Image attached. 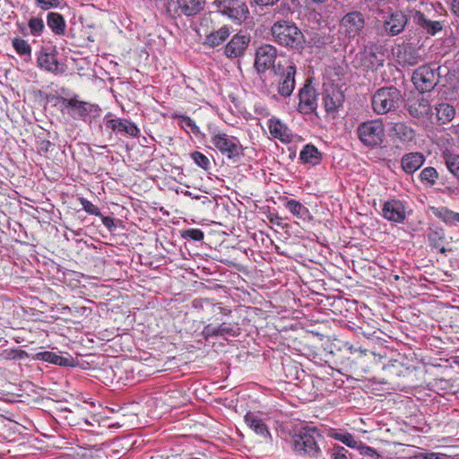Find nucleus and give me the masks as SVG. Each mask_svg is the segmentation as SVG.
<instances>
[{
    "mask_svg": "<svg viewBox=\"0 0 459 459\" xmlns=\"http://www.w3.org/2000/svg\"><path fill=\"white\" fill-rule=\"evenodd\" d=\"M250 42V37L242 32L235 34L227 43L224 54L229 58H237L245 54Z\"/></svg>",
    "mask_w": 459,
    "mask_h": 459,
    "instance_id": "f3484780",
    "label": "nucleus"
},
{
    "mask_svg": "<svg viewBox=\"0 0 459 459\" xmlns=\"http://www.w3.org/2000/svg\"><path fill=\"white\" fill-rule=\"evenodd\" d=\"M321 438L322 436L316 429H304L299 435L294 437L292 446L294 450L299 454H307L316 456L320 452L317 441Z\"/></svg>",
    "mask_w": 459,
    "mask_h": 459,
    "instance_id": "1a4fd4ad",
    "label": "nucleus"
},
{
    "mask_svg": "<svg viewBox=\"0 0 459 459\" xmlns=\"http://www.w3.org/2000/svg\"><path fill=\"white\" fill-rule=\"evenodd\" d=\"M431 10L426 6V10H412L411 16L415 25L424 33L429 36H435L442 31L445 27L444 21L434 20L431 16Z\"/></svg>",
    "mask_w": 459,
    "mask_h": 459,
    "instance_id": "9d476101",
    "label": "nucleus"
},
{
    "mask_svg": "<svg viewBox=\"0 0 459 459\" xmlns=\"http://www.w3.org/2000/svg\"><path fill=\"white\" fill-rule=\"evenodd\" d=\"M61 1L62 0H35L37 6L43 11L57 8Z\"/></svg>",
    "mask_w": 459,
    "mask_h": 459,
    "instance_id": "09e8293b",
    "label": "nucleus"
},
{
    "mask_svg": "<svg viewBox=\"0 0 459 459\" xmlns=\"http://www.w3.org/2000/svg\"><path fill=\"white\" fill-rule=\"evenodd\" d=\"M216 12L226 16L235 24L240 25L250 16L245 0H214L212 3Z\"/></svg>",
    "mask_w": 459,
    "mask_h": 459,
    "instance_id": "423d86ee",
    "label": "nucleus"
},
{
    "mask_svg": "<svg viewBox=\"0 0 459 459\" xmlns=\"http://www.w3.org/2000/svg\"><path fill=\"white\" fill-rule=\"evenodd\" d=\"M298 109L300 113L310 114L317 108L316 92L310 83H306L299 91Z\"/></svg>",
    "mask_w": 459,
    "mask_h": 459,
    "instance_id": "dca6fc26",
    "label": "nucleus"
},
{
    "mask_svg": "<svg viewBox=\"0 0 459 459\" xmlns=\"http://www.w3.org/2000/svg\"><path fill=\"white\" fill-rule=\"evenodd\" d=\"M442 157L448 170L453 175L459 178V155L449 150H445L442 153Z\"/></svg>",
    "mask_w": 459,
    "mask_h": 459,
    "instance_id": "f704fd0d",
    "label": "nucleus"
},
{
    "mask_svg": "<svg viewBox=\"0 0 459 459\" xmlns=\"http://www.w3.org/2000/svg\"><path fill=\"white\" fill-rule=\"evenodd\" d=\"M440 68L439 65L432 63L420 65L413 72L411 81L420 93L431 91L438 83Z\"/></svg>",
    "mask_w": 459,
    "mask_h": 459,
    "instance_id": "0eeeda50",
    "label": "nucleus"
},
{
    "mask_svg": "<svg viewBox=\"0 0 459 459\" xmlns=\"http://www.w3.org/2000/svg\"><path fill=\"white\" fill-rule=\"evenodd\" d=\"M16 25L18 27V30H19L20 33H22L24 36L29 34L28 30H27V28H26L24 23L17 22Z\"/></svg>",
    "mask_w": 459,
    "mask_h": 459,
    "instance_id": "5fc2aeb1",
    "label": "nucleus"
},
{
    "mask_svg": "<svg viewBox=\"0 0 459 459\" xmlns=\"http://www.w3.org/2000/svg\"><path fill=\"white\" fill-rule=\"evenodd\" d=\"M64 459H97V456L91 449L80 448L74 454L68 455Z\"/></svg>",
    "mask_w": 459,
    "mask_h": 459,
    "instance_id": "79ce46f5",
    "label": "nucleus"
},
{
    "mask_svg": "<svg viewBox=\"0 0 459 459\" xmlns=\"http://www.w3.org/2000/svg\"><path fill=\"white\" fill-rule=\"evenodd\" d=\"M452 7L454 13L459 16V0H453Z\"/></svg>",
    "mask_w": 459,
    "mask_h": 459,
    "instance_id": "4d7b16f0",
    "label": "nucleus"
},
{
    "mask_svg": "<svg viewBox=\"0 0 459 459\" xmlns=\"http://www.w3.org/2000/svg\"><path fill=\"white\" fill-rule=\"evenodd\" d=\"M284 207L296 218L305 220L309 215V210L295 199L284 197Z\"/></svg>",
    "mask_w": 459,
    "mask_h": 459,
    "instance_id": "2f4dec72",
    "label": "nucleus"
},
{
    "mask_svg": "<svg viewBox=\"0 0 459 459\" xmlns=\"http://www.w3.org/2000/svg\"><path fill=\"white\" fill-rule=\"evenodd\" d=\"M78 201L82 206V209L89 214L101 216L100 209L96 205H94L91 201L87 200L84 197H79Z\"/></svg>",
    "mask_w": 459,
    "mask_h": 459,
    "instance_id": "37998d69",
    "label": "nucleus"
},
{
    "mask_svg": "<svg viewBox=\"0 0 459 459\" xmlns=\"http://www.w3.org/2000/svg\"><path fill=\"white\" fill-rule=\"evenodd\" d=\"M12 46L17 55L22 56L24 60L27 61L31 58L32 48L27 40L20 37H15L12 39Z\"/></svg>",
    "mask_w": 459,
    "mask_h": 459,
    "instance_id": "473e14b6",
    "label": "nucleus"
},
{
    "mask_svg": "<svg viewBox=\"0 0 459 459\" xmlns=\"http://www.w3.org/2000/svg\"><path fill=\"white\" fill-rule=\"evenodd\" d=\"M24 355H26V351L20 349H6L0 353V356L4 359H22Z\"/></svg>",
    "mask_w": 459,
    "mask_h": 459,
    "instance_id": "49530a36",
    "label": "nucleus"
},
{
    "mask_svg": "<svg viewBox=\"0 0 459 459\" xmlns=\"http://www.w3.org/2000/svg\"><path fill=\"white\" fill-rule=\"evenodd\" d=\"M172 117L178 119V125L182 129L189 128L191 132L195 134L200 133L199 127L196 126L195 122L189 117L175 113L173 114Z\"/></svg>",
    "mask_w": 459,
    "mask_h": 459,
    "instance_id": "4c0bfd02",
    "label": "nucleus"
},
{
    "mask_svg": "<svg viewBox=\"0 0 459 459\" xmlns=\"http://www.w3.org/2000/svg\"><path fill=\"white\" fill-rule=\"evenodd\" d=\"M47 24L55 35L63 36L65 34L66 22L60 13H48L47 15Z\"/></svg>",
    "mask_w": 459,
    "mask_h": 459,
    "instance_id": "c85d7f7f",
    "label": "nucleus"
},
{
    "mask_svg": "<svg viewBox=\"0 0 459 459\" xmlns=\"http://www.w3.org/2000/svg\"><path fill=\"white\" fill-rule=\"evenodd\" d=\"M365 26L364 15L358 11H353L345 14L341 21V27L350 38L359 35Z\"/></svg>",
    "mask_w": 459,
    "mask_h": 459,
    "instance_id": "2eb2a0df",
    "label": "nucleus"
},
{
    "mask_svg": "<svg viewBox=\"0 0 459 459\" xmlns=\"http://www.w3.org/2000/svg\"><path fill=\"white\" fill-rule=\"evenodd\" d=\"M375 13L383 32L390 37L401 34L408 23V17L404 12L389 5H378L375 9Z\"/></svg>",
    "mask_w": 459,
    "mask_h": 459,
    "instance_id": "f03ea898",
    "label": "nucleus"
},
{
    "mask_svg": "<svg viewBox=\"0 0 459 459\" xmlns=\"http://www.w3.org/2000/svg\"><path fill=\"white\" fill-rule=\"evenodd\" d=\"M253 2L261 7H267L274 5L279 0H253Z\"/></svg>",
    "mask_w": 459,
    "mask_h": 459,
    "instance_id": "864d4df0",
    "label": "nucleus"
},
{
    "mask_svg": "<svg viewBox=\"0 0 459 459\" xmlns=\"http://www.w3.org/2000/svg\"><path fill=\"white\" fill-rule=\"evenodd\" d=\"M381 215L391 222L403 223L406 218L404 203L398 199L384 202Z\"/></svg>",
    "mask_w": 459,
    "mask_h": 459,
    "instance_id": "ddd939ff",
    "label": "nucleus"
},
{
    "mask_svg": "<svg viewBox=\"0 0 459 459\" xmlns=\"http://www.w3.org/2000/svg\"><path fill=\"white\" fill-rule=\"evenodd\" d=\"M384 59L372 50H365L361 55V65L368 70H374L383 65Z\"/></svg>",
    "mask_w": 459,
    "mask_h": 459,
    "instance_id": "72a5a7b5",
    "label": "nucleus"
},
{
    "mask_svg": "<svg viewBox=\"0 0 459 459\" xmlns=\"http://www.w3.org/2000/svg\"><path fill=\"white\" fill-rule=\"evenodd\" d=\"M28 27L30 33L35 37L40 36L45 29L44 22L39 17H31L28 22Z\"/></svg>",
    "mask_w": 459,
    "mask_h": 459,
    "instance_id": "ea45409f",
    "label": "nucleus"
},
{
    "mask_svg": "<svg viewBox=\"0 0 459 459\" xmlns=\"http://www.w3.org/2000/svg\"><path fill=\"white\" fill-rule=\"evenodd\" d=\"M268 128L271 135L282 143H290L292 139L290 128L278 118H270L268 120Z\"/></svg>",
    "mask_w": 459,
    "mask_h": 459,
    "instance_id": "b1692460",
    "label": "nucleus"
},
{
    "mask_svg": "<svg viewBox=\"0 0 459 459\" xmlns=\"http://www.w3.org/2000/svg\"><path fill=\"white\" fill-rule=\"evenodd\" d=\"M182 237L195 241H202L204 234L200 229H188L182 232Z\"/></svg>",
    "mask_w": 459,
    "mask_h": 459,
    "instance_id": "de8ad7c7",
    "label": "nucleus"
},
{
    "mask_svg": "<svg viewBox=\"0 0 459 459\" xmlns=\"http://www.w3.org/2000/svg\"><path fill=\"white\" fill-rule=\"evenodd\" d=\"M277 57V49L270 44L260 46L255 51V68L258 74H263L273 66Z\"/></svg>",
    "mask_w": 459,
    "mask_h": 459,
    "instance_id": "9b49d317",
    "label": "nucleus"
},
{
    "mask_svg": "<svg viewBox=\"0 0 459 459\" xmlns=\"http://www.w3.org/2000/svg\"><path fill=\"white\" fill-rule=\"evenodd\" d=\"M333 438L339 440L350 447H356L357 441L354 437L350 433H339L336 432L333 435Z\"/></svg>",
    "mask_w": 459,
    "mask_h": 459,
    "instance_id": "c03bdc74",
    "label": "nucleus"
},
{
    "mask_svg": "<svg viewBox=\"0 0 459 459\" xmlns=\"http://www.w3.org/2000/svg\"><path fill=\"white\" fill-rule=\"evenodd\" d=\"M205 0H177L168 4L169 12L186 16H194L200 13L204 6Z\"/></svg>",
    "mask_w": 459,
    "mask_h": 459,
    "instance_id": "4468645a",
    "label": "nucleus"
},
{
    "mask_svg": "<svg viewBox=\"0 0 459 459\" xmlns=\"http://www.w3.org/2000/svg\"><path fill=\"white\" fill-rule=\"evenodd\" d=\"M61 111H66L73 118L91 123L100 116L101 109L97 104L82 101L77 95L71 98L56 97Z\"/></svg>",
    "mask_w": 459,
    "mask_h": 459,
    "instance_id": "7ed1b4c3",
    "label": "nucleus"
},
{
    "mask_svg": "<svg viewBox=\"0 0 459 459\" xmlns=\"http://www.w3.org/2000/svg\"><path fill=\"white\" fill-rule=\"evenodd\" d=\"M343 91L335 85L328 86L324 92V107L327 113L336 112L343 104Z\"/></svg>",
    "mask_w": 459,
    "mask_h": 459,
    "instance_id": "a211bd4d",
    "label": "nucleus"
},
{
    "mask_svg": "<svg viewBox=\"0 0 459 459\" xmlns=\"http://www.w3.org/2000/svg\"><path fill=\"white\" fill-rule=\"evenodd\" d=\"M246 424L257 435L264 439L271 438V433L268 426L264 420L261 418L259 413L254 411H248L244 417Z\"/></svg>",
    "mask_w": 459,
    "mask_h": 459,
    "instance_id": "412c9836",
    "label": "nucleus"
},
{
    "mask_svg": "<svg viewBox=\"0 0 459 459\" xmlns=\"http://www.w3.org/2000/svg\"><path fill=\"white\" fill-rule=\"evenodd\" d=\"M295 65H289L278 85V93L284 98L290 97L295 88Z\"/></svg>",
    "mask_w": 459,
    "mask_h": 459,
    "instance_id": "393cba45",
    "label": "nucleus"
},
{
    "mask_svg": "<svg viewBox=\"0 0 459 459\" xmlns=\"http://www.w3.org/2000/svg\"><path fill=\"white\" fill-rule=\"evenodd\" d=\"M213 146L230 160L238 159L243 153V148L238 139L225 133H214L211 137Z\"/></svg>",
    "mask_w": 459,
    "mask_h": 459,
    "instance_id": "6e6552de",
    "label": "nucleus"
},
{
    "mask_svg": "<svg viewBox=\"0 0 459 459\" xmlns=\"http://www.w3.org/2000/svg\"><path fill=\"white\" fill-rule=\"evenodd\" d=\"M438 178V173L433 167L423 169L420 174V179L423 184L434 186Z\"/></svg>",
    "mask_w": 459,
    "mask_h": 459,
    "instance_id": "58836bf2",
    "label": "nucleus"
},
{
    "mask_svg": "<svg viewBox=\"0 0 459 459\" xmlns=\"http://www.w3.org/2000/svg\"><path fill=\"white\" fill-rule=\"evenodd\" d=\"M436 215L450 227L457 226L459 224V212H455L448 208H440Z\"/></svg>",
    "mask_w": 459,
    "mask_h": 459,
    "instance_id": "c9c22d12",
    "label": "nucleus"
},
{
    "mask_svg": "<svg viewBox=\"0 0 459 459\" xmlns=\"http://www.w3.org/2000/svg\"><path fill=\"white\" fill-rule=\"evenodd\" d=\"M299 160L305 164L316 166L322 160V153L313 144H306L299 152Z\"/></svg>",
    "mask_w": 459,
    "mask_h": 459,
    "instance_id": "cd10ccee",
    "label": "nucleus"
},
{
    "mask_svg": "<svg viewBox=\"0 0 459 459\" xmlns=\"http://www.w3.org/2000/svg\"><path fill=\"white\" fill-rule=\"evenodd\" d=\"M406 109L408 113L415 118L425 117L431 113L429 100L424 98L421 94L409 99L406 103Z\"/></svg>",
    "mask_w": 459,
    "mask_h": 459,
    "instance_id": "aec40b11",
    "label": "nucleus"
},
{
    "mask_svg": "<svg viewBox=\"0 0 459 459\" xmlns=\"http://www.w3.org/2000/svg\"><path fill=\"white\" fill-rule=\"evenodd\" d=\"M202 335L205 340L211 337L218 336H237L238 335V329L232 327L230 324L222 323L218 326L207 325L202 331Z\"/></svg>",
    "mask_w": 459,
    "mask_h": 459,
    "instance_id": "5701e85b",
    "label": "nucleus"
},
{
    "mask_svg": "<svg viewBox=\"0 0 459 459\" xmlns=\"http://www.w3.org/2000/svg\"><path fill=\"white\" fill-rule=\"evenodd\" d=\"M357 136L364 147H380L385 140V129L382 119H371L360 123L356 129Z\"/></svg>",
    "mask_w": 459,
    "mask_h": 459,
    "instance_id": "39448f33",
    "label": "nucleus"
},
{
    "mask_svg": "<svg viewBox=\"0 0 459 459\" xmlns=\"http://www.w3.org/2000/svg\"><path fill=\"white\" fill-rule=\"evenodd\" d=\"M273 41L296 53L305 48V37L297 25L290 21H278L271 27Z\"/></svg>",
    "mask_w": 459,
    "mask_h": 459,
    "instance_id": "f257e3e1",
    "label": "nucleus"
},
{
    "mask_svg": "<svg viewBox=\"0 0 459 459\" xmlns=\"http://www.w3.org/2000/svg\"><path fill=\"white\" fill-rule=\"evenodd\" d=\"M38 358L59 366H68L70 364V359L57 355L52 351H42L37 354Z\"/></svg>",
    "mask_w": 459,
    "mask_h": 459,
    "instance_id": "e433bc0d",
    "label": "nucleus"
},
{
    "mask_svg": "<svg viewBox=\"0 0 459 459\" xmlns=\"http://www.w3.org/2000/svg\"><path fill=\"white\" fill-rule=\"evenodd\" d=\"M230 35V27L224 25L217 30L212 31L204 39V44L210 48H216L226 41Z\"/></svg>",
    "mask_w": 459,
    "mask_h": 459,
    "instance_id": "bb28decb",
    "label": "nucleus"
},
{
    "mask_svg": "<svg viewBox=\"0 0 459 459\" xmlns=\"http://www.w3.org/2000/svg\"><path fill=\"white\" fill-rule=\"evenodd\" d=\"M396 56L402 65H416L422 60L420 49L411 43L398 46Z\"/></svg>",
    "mask_w": 459,
    "mask_h": 459,
    "instance_id": "6ab92c4d",
    "label": "nucleus"
},
{
    "mask_svg": "<svg viewBox=\"0 0 459 459\" xmlns=\"http://www.w3.org/2000/svg\"><path fill=\"white\" fill-rule=\"evenodd\" d=\"M52 143L48 140H42L39 145V152L41 153H48L49 152Z\"/></svg>",
    "mask_w": 459,
    "mask_h": 459,
    "instance_id": "603ef678",
    "label": "nucleus"
},
{
    "mask_svg": "<svg viewBox=\"0 0 459 459\" xmlns=\"http://www.w3.org/2000/svg\"><path fill=\"white\" fill-rule=\"evenodd\" d=\"M38 65L40 68L53 73L56 72L59 66L56 55L45 49H41L38 54Z\"/></svg>",
    "mask_w": 459,
    "mask_h": 459,
    "instance_id": "c756f323",
    "label": "nucleus"
},
{
    "mask_svg": "<svg viewBox=\"0 0 459 459\" xmlns=\"http://www.w3.org/2000/svg\"><path fill=\"white\" fill-rule=\"evenodd\" d=\"M425 459H444V455L440 454L431 453L427 455Z\"/></svg>",
    "mask_w": 459,
    "mask_h": 459,
    "instance_id": "6e6d98bb",
    "label": "nucleus"
},
{
    "mask_svg": "<svg viewBox=\"0 0 459 459\" xmlns=\"http://www.w3.org/2000/svg\"><path fill=\"white\" fill-rule=\"evenodd\" d=\"M390 135L397 138L402 143H410L415 138V131L405 123H393L390 128Z\"/></svg>",
    "mask_w": 459,
    "mask_h": 459,
    "instance_id": "a878e982",
    "label": "nucleus"
},
{
    "mask_svg": "<svg viewBox=\"0 0 459 459\" xmlns=\"http://www.w3.org/2000/svg\"><path fill=\"white\" fill-rule=\"evenodd\" d=\"M111 115L108 114L105 117V126L108 129H110L113 133L121 135H130L136 137L140 134L139 128L131 122L125 118H112Z\"/></svg>",
    "mask_w": 459,
    "mask_h": 459,
    "instance_id": "f8f14e48",
    "label": "nucleus"
},
{
    "mask_svg": "<svg viewBox=\"0 0 459 459\" xmlns=\"http://www.w3.org/2000/svg\"><path fill=\"white\" fill-rule=\"evenodd\" d=\"M445 238V234L442 230H432L428 235V239L432 247H439Z\"/></svg>",
    "mask_w": 459,
    "mask_h": 459,
    "instance_id": "a18cd8bd",
    "label": "nucleus"
},
{
    "mask_svg": "<svg viewBox=\"0 0 459 459\" xmlns=\"http://www.w3.org/2000/svg\"><path fill=\"white\" fill-rule=\"evenodd\" d=\"M437 121L440 124H446L453 120L455 116V108L453 105L441 102L435 107Z\"/></svg>",
    "mask_w": 459,
    "mask_h": 459,
    "instance_id": "7c9ffc66",
    "label": "nucleus"
},
{
    "mask_svg": "<svg viewBox=\"0 0 459 459\" xmlns=\"http://www.w3.org/2000/svg\"><path fill=\"white\" fill-rule=\"evenodd\" d=\"M346 453L347 450L344 447L338 446L333 448L332 456L333 459H347Z\"/></svg>",
    "mask_w": 459,
    "mask_h": 459,
    "instance_id": "8fccbe9b",
    "label": "nucleus"
},
{
    "mask_svg": "<svg viewBox=\"0 0 459 459\" xmlns=\"http://www.w3.org/2000/svg\"><path fill=\"white\" fill-rule=\"evenodd\" d=\"M425 160L424 154L420 152H409L402 157L401 166L406 174H412L424 164Z\"/></svg>",
    "mask_w": 459,
    "mask_h": 459,
    "instance_id": "4be33fe9",
    "label": "nucleus"
},
{
    "mask_svg": "<svg viewBox=\"0 0 459 459\" xmlns=\"http://www.w3.org/2000/svg\"><path fill=\"white\" fill-rule=\"evenodd\" d=\"M403 101L401 91L394 86L382 87L372 96L371 106L377 115L396 111Z\"/></svg>",
    "mask_w": 459,
    "mask_h": 459,
    "instance_id": "20e7f679",
    "label": "nucleus"
},
{
    "mask_svg": "<svg viewBox=\"0 0 459 459\" xmlns=\"http://www.w3.org/2000/svg\"><path fill=\"white\" fill-rule=\"evenodd\" d=\"M440 254L446 255L447 252V249L442 246V244L439 246V247H436Z\"/></svg>",
    "mask_w": 459,
    "mask_h": 459,
    "instance_id": "13d9d810",
    "label": "nucleus"
},
{
    "mask_svg": "<svg viewBox=\"0 0 459 459\" xmlns=\"http://www.w3.org/2000/svg\"><path fill=\"white\" fill-rule=\"evenodd\" d=\"M99 217L101 219L103 225L108 230H112L116 227L114 221L111 217L104 216L102 213H101V216H99Z\"/></svg>",
    "mask_w": 459,
    "mask_h": 459,
    "instance_id": "3c124183",
    "label": "nucleus"
},
{
    "mask_svg": "<svg viewBox=\"0 0 459 459\" xmlns=\"http://www.w3.org/2000/svg\"><path fill=\"white\" fill-rule=\"evenodd\" d=\"M191 158L194 160V162L203 169L208 170L210 169V160L202 152L195 151L191 153Z\"/></svg>",
    "mask_w": 459,
    "mask_h": 459,
    "instance_id": "a19ab883",
    "label": "nucleus"
}]
</instances>
